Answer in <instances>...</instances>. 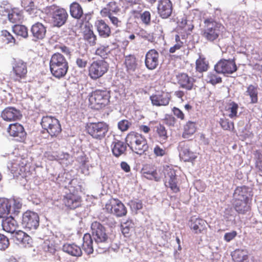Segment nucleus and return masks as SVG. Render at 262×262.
Listing matches in <instances>:
<instances>
[{
	"label": "nucleus",
	"mask_w": 262,
	"mask_h": 262,
	"mask_svg": "<svg viewBox=\"0 0 262 262\" xmlns=\"http://www.w3.org/2000/svg\"><path fill=\"white\" fill-rule=\"evenodd\" d=\"M92 239L95 242L99 252L105 250L109 246V238L105 228L100 223L93 222L91 225Z\"/></svg>",
	"instance_id": "1"
},
{
	"label": "nucleus",
	"mask_w": 262,
	"mask_h": 262,
	"mask_svg": "<svg viewBox=\"0 0 262 262\" xmlns=\"http://www.w3.org/2000/svg\"><path fill=\"white\" fill-rule=\"evenodd\" d=\"M50 69L52 75L60 79L66 75L69 69L68 62L62 54L54 53L50 61Z\"/></svg>",
	"instance_id": "2"
},
{
	"label": "nucleus",
	"mask_w": 262,
	"mask_h": 262,
	"mask_svg": "<svg viewBox=\"0 0 262 262\" xmlns=\"http://www.w3.org/2000/svg\"><path fill=\"white\" fill-rule=\"evenodd\" d=\"M125 142L130 149L137 154L142 155L148 148L146 139L137 133H129L125 138Z\"/></svg>",
	"instance_id": "3"
},
{
	"label": "nucleus",
	"mask_w": 262,
	"mask_h": 262,
	"mask_svg": "<svg viewBox=\"0 0 262 262\" xmlns=\"http://www.w3.org/2000/svg\"><path fill=\"white\" fill-rule=\"evenodd\" d=\"M110 98L109 91L97 90L89 96V105L92 108L99 110L108 104Z\"/></svg>",
	"instance_id": "4"
},
{
	"label": "nucleus",
	"mask_w": 262,
	"mask_h": 262,
	"mask_svg": "<svg viewBox=\"0 0 262 262\" xmlns=\"http://www.w3.org/2000/svg\"><path fill=\"white\" fill-rule=\"evenodd\" d=\"M202 31V36L209 41L217 39L224 27L220 23L212 19H206Z\"/></svg>",
	"instance_id": "5"
},
{
	"label": "nucleus",
	"mask_w": 262,
	"mask_h": 262,
	"mask_svg": "<svg viewBox=\"0 0 262 262\" xmlns=\"http://www.w3.org/2000/svg\"><path fill=\"white\" fill-rule=\"evenodd\" d=\"M41 125L42 127L52 137L57 136L61 131L59 120L52 116L43 117Z\"/></svg>",
	"instance_id": "6"
},
{
	"label": "nucleus",
	"mask_w": 262,
	"mask_h": 262,
	"mask_svg": "<svg viewBox=\"0 0 262 262\" xmlns=\"http://www.w3.org/2000/svg\"><path fill=\"white\" fill-rule=\"evenodd\" d=\"M108 63L104 60L93 61L89 67V75L93 80L101 77L108 70Z\"/></svg>",
	"instance_id": "7"
},
{
	"label": "nucleus",
	"mask_w": 262,
	"mask_h": 262,
	"mask_svg": "<svg viewBox=\"0 0 262 262\" xmlns=\"http://www.w3.org/2000/svg\"><path fill=\"white\" fill-rule=\"evenodd\" d=\"M86 129L93 138L100 140L105 136L108 130V126L104 122L89 123L87 124Z\"/></svg>",
	"instance_id": "8"
},
{
	"label": "nucleus",
	"mask_w": 262,
	"mask_h": 262,
	"mask_svg": "<svg viewBox=\"0 0 262 262\" xmlns=\"http://www.w3.org/2000/svg\"><path fill=\"white\" fill-rule=\"evenodd\" d=\"M39 218L37 213L27 211L22 216L21 225L24 228L29 230L36 229L39 226Z\"/></svg>",
	"instance_id": "9"
},
{
	"label": "nucleus",
	"mask_w": 262,
	"mask_h": 262,
	"mask_svg": "<svg viewBox=\"0 0 262 262\" xmlns=\"http://www.w3.org/2000/svg\"><path fill=\"white\" fill-rule=\"evenodd\" d=\"M107 212L115 214L117 216H122L127 213L124 204L118 199L110 200L105 205Z\"/></svg>",
	"instance_id": "10"
},
{
	"label": "nucleus",
	"mask_w": 262,
	"mask_h": 262,
	"mask_svg": "<svg viewBox=\"0 0 262 262\" xmlns=\"http://www.w3.org/2000/svg\"><path fill=\"white\" fill-rule=\"evenodd\" d=\"M164 172L165 186L169 187L173 192H178L179 188L177 185L178 180L175 170L167 166L164 168Z\"/></svg>",
	"instance_id": "11"
},
{
	"label": "nucleus",
	"mask_w": 262,
	"mask_h": 262,
	"mask_svg": "<svg viewBox=\"0 0 262 262\" xmlns=\"http://www.w3.org/2000/svg\"><path fill=\"white\" fill-rule=\"evenodd\" d=\"M49 9L53 11L52 21L55 26L59 27L66 23L68 14L65 9L57 8L54 6H51Z\"/></svg>",
	"instance_id": "12"
},
{
	"label": "nucleus",
	"mask_w": 262,
	"mask_h": 262,
	"mask_svg": "<svg viewBox=\"0 0 262 262\" xmlns=\"http://www.w3.org/2000/svg\"><path fill=\"white\" fill-rule=\"evenodd\" d=\"M217 73L232 74L237 70L235 62L232 60H221L214 66Z\"/></svg>",
	"instance_id": "13"
},
{
	"label": "nucleus",
	"mask_w": 262,
	"mask_h": 262,
	"mask_svg": "<svg viewBox=\"0 0 262 262\" xmlns=\"http://www.w3.org/2000/svg\"><path fill=\"white\" fill-rule=\"evenodd\" d=\"M159 53L155 49L149 50L146 54L145 64L149 70H154L159 63Z\"/></svg>",
	"instance_id": "14"
},
{
	"label": "nucleus",
	"mask_w": 262,
	"mask_h": 262,
	"mask_svg": "<svg viewBox=\"0 0 262 262\" xmlns=\"http://www.w3.org/2000/svg\"><path fill=\"white\" fill-rule=\"evenodd\" d=\"M157 9L158 14L162 18H167L172 13V3L170 0H159Z\"/></svg>",
	"instance_id": "15"
},
{
	"label": "nucleus",
	"mask_w": 262,
	"mask_h": 262,
	"mask_svg": "<svg viewBox=\"0 0 262 262\" xmlns=\"http://www.w3.org/2000/svg\"><path fill=\"white\" fill-rule=\"evenodd\" d=\"M178 149L180 157L184 161H190L196 157L195 154L190 151L188 145L184 142L180 143Z\"/></svg>",
	"instance_id": "16"
},
{
	"label": "nucleus",
	"mask_w": 262,
	"mask_h": 262,
	"mask_svg": "<svg viewBox=\"0 0 262 262\" xmlns=\"http://www.w3.org/2000/svg\"><path fill=\"white\" fill-rule=\"evenodd\" d=\"M150 99L154 105H167L170 100V95L168 93L159 92L151 96Z\"/></svg>",
	"instance_id": "17"
},
{
	"label": "nucleus",
	"mask_w": 262,
	"mask_h": 262,
	"mask_svg": "<svg viewBox=\"0 0 262 262\" xmlns=\"http://www.w3.org/2000/svg\"><path fill=\"white\" fill-rule=\"evenodd\" d=\"M207 225V223L205 220L195 217H191L189 223L190 228L196 234L200 233L205 230Z\"/></svg>",
	"instance_id": "18"
},
{
	"label": "nucleus",
	"mask_w": 262,
	"mask_h": 262,
	"mask_svg": "<svg viewBox=\"0 0 262 262\" xmlns=\"http://www.w3.org/2000/svg\"><path fill=\"white\" fill-rule=\"evenodd\" d=\"M252 196L251 189L246 186L237 187L233 194L234 200H250Z\"/></svg>",
	"instance_id": "19"
},
{
	"label": "nucleus",
	"mask_w": 262,
	"mask_h": 262,
	"mask_svg": "<svg viewBox=\"0 0 262 262\" xmlns=\"http://www.w3.org/2000/svg\"><path fill=\"white\" fill-rule=\"evenodd\" d=\"M63 203L70 209H75L81 204V198L73 193H69L64 196L63 200Z\"/></svg>",
	"instance_id": "20"
},
{
	"label": "nucleus",
	"mask_w": 262,
	"mask_h": 262,
	"mask_svg": "<svg viewBox=\"0 0 262 262\" xmlns=\"http://www.w3.org/2000/svg\"><path fill=\"white\" fill-rule=\"evenodd\" d=\"M178 80V83L180 86L183 89L187 90H190L192 89L194 79L193 78L189 77L187 74L185 73H181L177 76Z\"/></svg>",
	"instance_id": "21"
},
{
	"label": "nucleus",
	"mask_w": 262,
	"mask_h": 262,
	"mask_svg": "<svg viewBox=\"0 0 262 262\" xmlns=\"http://www.w3.org/2000/svg\"><path fill=\"white\" fill-rule=\"evenodd\" d=\"M33 37L35 40L44 38L46 34V28L41 23H36L34 24L31 29Z\"/></svg>",
	"instance_id": "22"
},
{
	"label": "nucleus",
	"mask_w": 262,
	"mask_h": 262,
	"mask_svg": "<svg viewBox=\"0 0 262 262\" xmlns=\"http://www.w3.org/2000/svg\"><path fill=\"white\" fill-rule=\"evenodd\" d=\"M82 249L88 255L92 254L94 251V248H97L95 243H93V239L91 235L89 233H86L83 237Z\"/></svg>",
	"instance_id": "23"
},
{
	"label": "nucleus",
	"mask_w": 262,
	"mask_h": 262,
	"mask_svg": "<svg viewBox=\"0 0 262 262\" xmlns=\"http://www.w3.org/2000/svg\"><path fill=\"white\" fill-rule=\"evenodd\" d=\"M14 204L10 200L0 198V218L5 217L10 213L12 205Z\"/></svg>",
	"instance_id": "24"
},
{
	"label": "nucleus",
	"mask_w": 262,
	"mask_h": 262,
	"mask_svg": "<svg viewBox=\"0 0 262 262\" xmlns=\"http://www.w3.org/2000/svg\"><path fill=\"white\" fill-rule=\"evenodd\" d=\"M11 7L9 4H3L0 5V19L3 20L4 22L7 18L12 23L15 21L14 14L11 13Z\"/></svg>",
	"instance_id": "25"
},
{
	"label": "nucleus",
	"mask_w": 262,
	"mask_h": 262,
	"mask_svg": "<svg viewBox=\"0 0 262 262\" xmlns=\"http://www.w3.org/2000/svg\"><path fill=\"white\" fill-rule=\"evenodd\" d=\"M95 26L100 36L104 38L110 36L111 33V29L104 20L102 19L97 20L95 23Z\"/></svg>",
	"instance_id": "26"
},
{
	"label": "nucleus",
	"mask_w": 262,
	"mask_h": 262,
	"mask_svg": "<svg viewBox=\"0 0 262 262\" xmlns=\"http://www.w3.org/2000/svg\"><path fill=\"white\" fill-rule=\"evenodd\" d=\"M119 11L120 9L116 3L115 2H111L105 7L101 10L100 14L103 17H105L108 15L116 14Z\"/></svg>",
	"instance_id": "27"
},
{
	"label": "nucleus",
	"mask_w": 262,
	"mask_h": 262,
	"mask_svg": "<svg viewBox=\"0 0 262 262\" xmlns=\"http://www.w3.org/2000/svg\"><path fill=\"white\" fill-rule=\"evenodd\" d=\"M3 228L7 232L14 233L16 231V221L10 215L3 222Z\"/></svg>",
	"instance_id": "28"
},
{
	"label": "nucleus",
	"mask_w": 262,
	"mask_h": 262,
	"mask_svg": "<svg viewBox=\"0 0 262 262\" xmlns=\"http://www.w3.org/2000/svg\"><path fill=\"white\" fill-rule=\"evenodd\" d=\"M112 152L113 155L118 157L123 154L126 150V143L121 141H115L113 142Z\"/></svg>",
	"instance_id": "29"
},
{
	"label": "nucleus",
	"mask_w": 262,
	"mask_h": 262,
	"mask_svg": "<svg viewBox=\"0 0 262 262\" xmlns=\"http://www.w3.org/2000/svg\"><path fill=\"white\" fill-rule=\"evenodd\" d=\"M62 249L64 252L74 256H80L82 254L81 248L74 244H65Z\"/></svg>",
	"instance_id": "30"
},
{
	"label": "nucleus",
	"mask_w": 262,
	"mask_h": 262,
	"mask_svg": "<svg viewBox=\"0 0 262 262\" xmlns=\"http://www.w3.org/2000/svg\"><path fill=\"white\" fill-rule=\"evenodd\" d=\"M250 200H234L235 210L239 213L244 214L250 209Z\"/></svg>",
	"instance_id": "31"
},
{
	"label": "nucleus",
	"mask_w": 262,
	"mask_h": 262,
	"mask_svg": "<svg viewBox=\"0 0 262 262\" xmlns=\"http://www.w3.org/2000/svg\"><path fill=\"white\" fill-rule=\"evenodd\" d=\"M1 117L7 121H15L16 119V109L13 107H8L3 110Z\"/></svg>",
	"instance_id": "32"
},
{
	"label": "nucleus",
	"mask_w": 262,
	"mask_h": 262,
	"mask_svg": "<svg viewBox=\"0 0 262 262\" xmlns=\"http://www.w3.org/2000/svg\"><path fill=\"white\" fill-rule=\"evenodd\" d=\"M141 172L143 176L147 179L159 181L162 177L161 175L158 174L156 170L149 169L147 167H144Z\"/></svg>",
	"instance_id": "33"
},
{
	"label": "nucleus",
	"mask_w": 262,
	"mask_h": 262,
	"mask_svg": "<svg viewBox=\"0 0 262 262\" xmlns=\"http://www.w3.org/2000/svg\"><path fill=\"white\" fill-rule=\"evenodd\" d=\"M238 105L234 102L228 103L225 107L226 115L231 119L236 118L238 115L237 111Z\"/></svg>",
	"instance_id": "34"
},
{
	"label": "nucleus",
	"mask_w": 262,
	"mask_h": 262,
	"mask_svg": "<svg viewBox=\"0 0 262 262\" xmlns=\"http://www.w3.org/2000/svg\"><path fill=\"white\" fill-rule=\"evenodd\" d=\"M231 256L235 262H242L247 259L248 251L246 250L237 249L232 252Z\"/></svg>",
	"instance_id": "35"
},
{
	"label": "nucleus",
	"mask_w": 262,
	"mask_h": 262,
	"mask_svg": "<svg viewBox=\"0 0 262 262\" xmlns=\"http://www.w3.org/2000/svg\"><path fill=\"white\" fill-rule=\"evenodd\" d=\"M17 241L19 242V244L22 247H29L31 245L32 239L24 232L19 230L17 231Z\"/></svg>",
	"instance_id": "36"
},
{
	"label": "nucleus",
	"mask_w": 262,
	"mask_h": 262,
	"mask_svg": "<svg viewBox=\"0 0 262 262\" xmlns=\"http://www.w3.org/2000/svg\"><path fill=\"white\" fill-rule=\"evenodd\" d=\"M70 14L71 15L75 18L79 19L81 18L83 14V10L78 3L73 2L71 4Z\"/></svg>",
	"instance_id": "37"
},
{
	"label": "nucleus",
	"mask_w": 262,
	"mask_h": 262,
	"mask_svg": "<svg viewBox=\"0 0 262 262\" xmlns=\"http://www.w3.org/2000/svg\"><path fill=\"white\" fill-rule=\"evenodd\" d=\"M157 138L158 141L163 144L166 142L168 138L167 132L165 127L161 125L156 127Z\"/></svg>",
	"instance_id": "38"
},
{
	"label": "nucleus",
	"mask_w": 262,
	"mask_h": 262,
	"mask_svg": "<svg viewBox=\"0 0 262 262\" xmlns=\"http://www.w3.org/2000/svg\"><path fill=\"white\" fill-rule=\"evenodd\" d=\"M196 128L194 122L188 121L184 126L183 137L186 139L189 138L195 132Z\"/></svg>",
	"instance_id": "39"
},
{
	"label": "nucleus",
	"mask_w": 262,
	"mask_h": 262,
	"mask_svg": "<svg viewBox=\"0 0 262 262\" xmlns=\"http://www.w3.org/2000/svg\"><path fill=\"white\" fill-rule=\"evenodd\" d=\"M246 93V95L250 96L252 103H255L257 102L258 88L257 86H254L252 84L249 85Z\"/></svg>",
	"instance_id": "40"
},
{
	"label": "nucleus",
	"mask_w": 262,
	"mask_h": 262,
	"mask_svg": "<svg viewBox=\"0 0 262 262\" xmlns=\"http://www.w3.org/2000/svg\"><path fill=\"white\" fill-rule=\"evenodd\" d=\"M83 37L91 46H94L96 44V36L89 27L85 28L83 31Z\"/></svg>",
	"instance_id": "41"
},
{
	"label": "nucleus",
	"mask_w": 262,
	"mask_h": 262,
	"mask_svg": "<svg viewBox=\"0 0 262 262\" xmlns=\"http://www.w3.org/2000/svg\"><path fill=\"white\" fill-rule=\"evenodd\" d=\"M178 25L187 33L191 31L193 28L192 20L187 17L182 18L181 21L178 22Z\"/></svg>",
	"instance_id": "42"
},
{
	"label": "nucleus",
	"mask_w": 262,
	"mask_h": 262,
	"mask_svg": "<svg viewBox=\"0 0 262 262\" xmlns=\"http://www.w3.org/2000/svg\"><path fill=\"white\" fill-rule=\"evenodd\" d=\"M125 64L128 71H135L137 66L135 57L133 55L126 56Z\"/></svg>",
	"instance_id": "43"
},
{
	"label": "nucleus",
	"mask_w": 262,
	"mask_h": 262,
	"mask_svg": "<svg viewBox=\"0 0 262 262\" xmlns=\"http://www.w3.org/2000/svg\"><path fill=\"white\" fill-rule=\"evenodd\" d=\"M196 70L197 71L202 72L207 71L208 69V63L205 58L200 57L196 60Z\"/></svg>",
	"instance_id": "44"
},
{
	"label": "nucleus",
	"mask_w": 262,
	"mask_h": 262,
	"mask_svg": "<svg viewBox=\"0 0 262 262\" xmlns=\"http://www.w3.org/2000/svg\"><path fill=\"white\" fill-rule=\"evenodd\" d=\"M27 73V63L22 60L17 61V76L24 77Z\"/></svg>",
	"instance_id": "45"
},
{
	"label": "nucleus",
	"mask_w": 262,
	"mask_h": 262,
	"mask_svg": "<svg viewBox=\"0 0 262 262\" xmlns=\"http://www.w3.org/2000/svg\"><path fill=\"white\" fill-rule=\"evenodd\" d=\"M2 39L5 43H13L15 42V38L7 30H3L1 34Z\"/></svg>",
	"instance_id": "46"
},
{
	"label": "nucleus",
	"mask_w": 262,
	"mask_h": 262,
	"mask_svg": "<svg viewBox=\"0 0 262 262\" xmlns=\"http://www.w3.org/2000/svg\"><path fill=\"white\" fill-rule=\"evenodd\" d=\"M28 37V30L25 25H18L17 24V38L19 39L27 38Z\"/></svg>",
	"instance_id": "47"
},
{
	"label": "nucleus",
	"mask_w": 262,
	"mask_h": 262,
	"mask_svg": "<svg viewBox=\"0 0 262 262\" xmlns=\"http://www.w3.org/2000/svg\"><path fill=\"white\" fill-rule=\"evenodd\" d=\"M109 52L110 49L108 46H100L96 49L95 54L103 58H106Z\"/></svg>",
	"instance_id": "48"
},
{
	"label": "nucleus",
	"mask_w": 262,
	"mask_h": 262,
	"mask_svg": "<svg viewBox=\"0 0 262 262\" xmlns=\"http://www.w3.org/2000/svg\"><path fill=\"white\" fill-rule=\"evenodd\" d=\"M27 138V133L24 127L17 123V141L25 142Z\"/></svg>",
	"instance_id": "49"
},
{
	"label": "nucleus",
	"mask_w": 262,
	"mask_h": 262,
	"mask_svg": "<svg viewBox=\"0 0 262 262\" xmlns=\"http://www.w3.org/2000/svg\"><path fill=\"white\" fill-rule=\"evenodd\" d=\"M206 80L214 85L221 82L222 78L215 73H209L207 76Z\"/></svg>",
	"instance_id": "50"
},
{
	"label": "nucleus",
	"mask_w": 262,
	"mask_h": 262,
	"mask_svg": "<svg viewBox=\"0 0 262 262\" xmlns=\"http://www.w3.org/2000/svg\"><path fill=\"white\" fill-rule=\"evenodd\" d=\"M21 6L26 9L27 12L34 11V3L32 0H22L21 2Z\"/></svg>",
	"instance_id": "51"
},
{
	"label": "nucleus",
	"mask_w": 262,
	"mask_h": 262,
	"mask_svg": "<svg viewBox=\"0 0 262 262\" xmlns=\"http://www.w3.org/2000/svg\"><path fill=\"white\" fill-rule=\"evenodd\" d=\"M128 205L130 206V209L133 211H137L142 208L143 205L141 201L138 200H131Z\"/></svg>",
	"instance_id": "52"
},
{
	"label": "nucleus",
	"mask_w": 262,
	"mask_h": 262,
	"mask_svg": "<svg viewBox=\"0 0 262 262\" xmlns=\"http://www.w3.org/2000/svg\"><path fill=\"white\" fill-rule=\"evenodd\" d=\"M9 241L7 236L0 234V250H5L9 246Z\"/></svg>",
	"instance_id": "53"
},
{
	"label": "nucleus",
	"mask_w": 262,
	"mask_h": 262,
	"mask_svg": "<svg viewBox=\"0 0 262 262\" xmlns=\"http://www.w3.org/2000/svg\"><path fill=\"white\" fill-rule=\"evenodd\" d=\"M220 124L221 127L225 130H231L234 128L233 123L230 122L227 119H221Z\"/></svg>",
	"instance_id": "54"
},
{
	"label": "nucleus",
	"mask_w": 262,
	"mask_h": 262,
	"mask_svg": "<svg viewBox=\"0 0 262 262\" xmlns=\"http://www.w3.org/2000/svg\"><path fill=\"white\" fill-rule=\"evenodd\" d=\"M130 124L127 120H122L118 122V127L120 130L124 132L128 129Z\"/></svg>",
	"instance_id": "55"
},
{
	"label": "nucleus",
	"mask_w": 262,
	"mask_h": 262,
	"mask_svg": "<svg viewBox=\"0 0 262 262\" xmlns=\"http://www.w3.org/2000/svg\"><path fill=\"white\" fill-rule=\"evenodd\" d=\"M150 13L148 11H144L141 15V19L142 22L146 25H149L150 24Z\"/></svg>",
	"instance_id": "56"
},
{
	"label": "nucleus",
	"mask_w": 262,
	"mask_h": 262,
	"mask_svg": "<svg viewBox=\"0 0 262 262\" xmlns=\"http://www.w3.org/2000/svg\"><path fill=\"white\" fill-rule=\"evenodd\" d=\"M122 227V232L123 234H128L130 229L133 227V223L130 221H127L126 223H124L121 225Z\"/></svg>",
	"instance_id": "57"
},
{
	"label": "nucleus",
	"mask_w": 262,
	"mask_h": 262,
	"mask_svg": "<svg viewBox=\"0 0 262 262\" xmlns=\"http://www.w3.org/2000/svg\"><path fill=\"white\" fill-rule=\"evenodd\" d=\"M78 159L81 164V166L82 167V172L85 174H87L88 173V169H85L86 163L88 162L86 158H85V157H81L80 158H79Z\"/></svg>",
	"instance_id": "58"
},
{
	"label": "nucleus",
	"mask_w": 262,
	"mask_h": 262,
	"mask_svg": "<svg viewBox=\"0 0 262 262\" xmlns=\"http://www.w3.org/2000/svg\"><path fill=\"white\" fill-rule=\"evenodd\" d=\"M237 235V232L235 231H232L226 233L224 236V239L227 242H229L234 239Z\"/></svg>",
	"instance_id": "59"
},
{
	"label": "nucleus",
	"mask_w": 262,
	"mask_h": 262,
	"mask_svg": "<svg viewBox=\"0 0 262 262\" xmlns=\"http://www.w3.org/2000/svg\"><path fill=\"white\" fill-rule=\"evenodd\" d=\"M8 133L9 135L12 137L16 136V123H14L9 125L8 129Z\"/></svg>",
	"instance_id": "60"
},
{
	"label": "nucleus",
	"mask_w": 262,
	"mask_h": 262,
	"mask_svg": "<svg viewBox=\"0 0 262 262\" xmlns=\"http://www.w3.org/2000/svg\"><path fill=\"white\" fill-rule=\"evenodd\" d=\"M154 152L157 156L160 157H162L166 154L165 149L161 148L158 145L155 147L154 149Z\"/></svg>",
	"instance_id": "61"
},
{
	"label": "nucleus",
	"mask_w": 262,
	"mask_h": 262,
	"mask_svg": "<svg viewBox=\"0 0 262 262\" xmlns=\"http://www.w3.org/2000/svg\"><path fill=\"white\" fill-rule=\"evenodd\" d=\"M76 63L79 68L84 69L87 66L88 61L85 59L77 58L76 61Z\"/></svg>",
	"instance_id": "62"
},
{
	"label": "nucleus",
	"mask_w": 262,
	"mask_h": 262,
	"mask_svg": "<svg viewBox=\"0 0 262 262\" xmlns=\"http://www.w3.org/2000/svg\"><path fill=\"white\" fill-rule=\"evenodd\" d=\"M106 17L110 18V21L114 26L117 27L120 26L121 21L116 16H114V14L107 15Z\"/></svg>",
	"instance_id": "63"
},
{
	"label": "nucleus",
	"mask_w": 262,
	"mask_h": 262,
	"mask_svg": "<svg viewBox=\"0 0 262 262\" xmlns=\"http://www.w3.org/2000/svg\"><path fill=\"white\" fill-rule=\"evenodd\" d=\"M256 164V167L260 172V175L262 176V154H258Z\"/></svg>",
	"instance_id": "64"
}]
</instances>
